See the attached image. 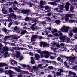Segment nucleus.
Segmentation results:
<instances>
[{
	"label": "nucleus",
	"mask_w": 77,
	"mask_h": 77,
	"mask_svg": "<svg viewBox=\"0 0 77 77\" xmlns=\"http://www.w3.org/2000/svg\"><path fill=\"white\" fill-rule=\"evenodd\" d=\"M54 35L55 36H57V37L60 36L59 38L62 40L63 42L65 41V39L66 38V36H62V33L60 31H59L58 33L55 32V33L54 34Z\"/></svg>",
	"instance_id": "f257e3e1"
},
{
	"label": "nucleus",
	"mask_w": 77,
	"mask_h": 77,
	"mask_svg": "<svg viewBox=\"0 0 77 77\" xmlns=\"http://www.w3.org/2000/svg\"><path fill=\"white\" fill-rule=\"evenodd\" d=\"M60 56L61 57H62V58H64V57H65V58H66L67 59H69V62H71L72 63L74 62L75 59H77V57L76 56H74L73 57L72 56H70V57H66L61 55H60Z\"/></svg>",
	"instance_id": "f03ea898"
},
{
	"label": "nucleus",
	"mask_w": 77,
	"mask_h": 77,
	"mask_svg": "<svg viewBox=\"0 0 77 77\" xmlns=\"http://www.w3.org/2000/svg\"><path fill=\"white\" fill-rule=\"evenodd\" d=\"M43 53L45 54L44 57L45 58H48L50 56V54H52V55H56V53L52 52H49L47 51H43Z\"/></svg>",
	"instance_id": "7ed1b4c3"
},
{
	"label": "nucleus",
	"mask_w": 77,
	"mask_h": 77,
	"mask_svg": "<svg viewBox=\"0 0 77 77\" xmlns=\"http://www.w3.org/2000/svg\"><path fill=\"white\" fill-rule=\"evenodd\" d=\"M71 29V27L63 26L61 29H59V30H60V31H61V32H68V30Z\"/></svg>",
	"instance_id": "20e7f679"
},
{
	"label": "nucleus",
	"mask_w": 77,
	"mask_h": 77,
	"mask_svg": "<svg viewBox=\"0 0 77 77\" xmlns=\"http://www.w3.org/2000/svg\"><path fill=\"white\" fill-rule=\"evenodd\" d=\"M74 16H75V14H66L65 16V20L66 21H67L68 20V17H70L71 18H72Z\"/></svg>",
	"instance_id": "39448f33"
},
{
	"label": "nucleus",
	"mask_w": 77,
	"mask_h": 77,
	"mask_svg": "<svg viewBox=\"0 0 77 77\" xmlns=\"http://www.w3.org/2000/svg\"><path fill=\"white\" fill-rule=\"evenodd\" d=\"M60 10L59 11L60 12H63V9L64 8V6L63 5H60L58 6Z\"/></svg>",
	"instance_id": "423d86ee"
},
{
	"label": "nucleus",
	"mask_w": 77,
	"mask_h": 77,
	"mask_svg": "<svg viewBox=\"0 0 77 77\" xmlns=\"http://www.w3.org/2000/svg\"><path fill=\"white\" fill-rule=\"evenodd\" d=\"M43 45V47H49V45L46 44V43H45V42H40V46L42 47Z\"/></svg>",
	"instance_id": "0eeeda50"
},
{
	"label": "nucleus",
	"mask_w": 77,
	"mask_h": 77,
	"mask_svg": "<svg viewBox=\"0 0 77 77\" xmlns=\"http://www.w3.org/2000/svg\"><path fill=\"white\" fill-rule=\"evenodd\" d=\"M38 38V35H32L31 38V41H34Z\"/></svg>",
	"instance_id": "6e6552de"
},
{
	"label": "nucleus",
	"mask_w": 77,
	"mask_h": 77,
	"mask_svg": "<svg viewBox=\"0 0 77 77\" xmlns=\"http://www.w3.org/2000/svg\"><path fill=\"white\" fill-rule=\"evenodd\" d=\"M23 14H29V13L31 14V11L29 9L27 10H23Z\"/></svg>",
	"instance_id": "1a4fd4ad"
},
{
	"label": "nucleus",
	"mask_w": 77,
	"mask_h": 77,
	"mask_svg": "<svg viewBox=\"0 0 77 77\" xmlns=\"http://www.w3.org/2000/svg\"><path fill=\"white\" fill-rule=\"evenodd\" d=\"M69 74L70 75H71V74L73 75V76H71V77H77L76 73L74 72H72L71 71H69Z\"/></svg>",
	"instance_id": "9d476101"
},
{
	"label": "nucleus",
	"mask_w": 77,
	"mask_h": 77,
	"mask_svg": "<svg viewBox=\"0 0 77 77\" xmlns=\"http://www.w3.org/2000/svg\"><path fill=\"white\" fill-rule=\"evenodd\" d=\"M70 3L72 5H75V6L77 5V4L76 3V0H69Z\"/></svg>",
	"instance_id": "9b49d317"
},
{
	"label": "nucleus",
	"mask_w": 77,
	"mask_h": 77,
	"mask_svg": "<svg viewBox=\"0 0 77 77\" xmlns=\"http://www.w3.org/2000/svg\"><path fill=\"white\" fill-rule=\"evenodd\" d=\"M21 54L20 52L18 51H15V55L16 57L18 58L20 57V54Z\"/></svg>",
	"instance_id": "f8f14e48"
},
{
	"label": "nucleus",
	"mask_w": 77,
	"mask_h": 77,
	"mask_svg": "<svg viewBox=\"0 0 77 77\" xmlns=\"http://www.w3.org/2000/svg\"><path fill=\"white\" fill-rule=\"evenodd\" d=\"M37 51V52H38V53H40L41 58H42L44 57V54L43 53L42 51L41 52V51L40 49H38Z\"/></svg>",
	"instance_id": "ddd939ff"
},
{
	"label": "nucleus",
	"mask_w": 77,
	"mask_h": 77,
	"mask_svg": "<svg viewBox=\"0 0 77 77\" xmlns=\"http://www.w3.org/2000/svg\"><path fill=\"white\" fill-rule=\"evenodd\" d=\"M69 5H70V3L69 2H67L66 3V5L65 6V8L66 9V11H68L69 7Z\"/></svg>",
	"instance_id": "4468645a"
},
{
	"label": "nucleus",
	"mask_w": 77,
	"mask_h": 77,
	"mask_svg": "<svg viewBox=\"0 0 77 77\" xmlns=\"http://www.w3.org/2000/svg\"><path fill=\"white\" fill-rule=\"evenodd\" d=\"M2 13L4 14L5 15H6L7 14V13H8V11L6 8H3L2 9Z\"/></svg>",
	"instance_id": "2eb2a0df"
},
{
	"label": "nucleus",
	"mask_w": 77,
	"mask_h": 77,
	"mask_svg": "<svg viewBox=\"0 0 77 77\" xmlns=\"http://www.w3.org/2000/svg\"><path fill=\"white\" fill-rule=\"evenodd\" d=\"M10 63H11V65H15V64H16L17 65V63L15 61L13 60L12 59H11L10 60Z\"/></svg>",
	"instance_id": "dca6fc26"
},
{
	"label": "nucleus",
	"mask_w": 77,
	"mask_h": 77,
	"mask_svg": "<svg viewBox=\"0 0 77 77\" xmlns=\"http://www.w3.org/2000/svg\"><path fill=\"white\" fill-rule=\"evenodd\" d=\"M44 8L45 10H48V9H49V10L47 11H46V12H50V7L48 6H44Z\"/></svg>",
	"instance_id": "f3484780"
},
{
	"label": "nucleus",
	"mask_w": 77,
	"mask_h": 77,
	"mask_svg": "<svg viewBox=\"0 0 77 77\" xmlns=\"http://www.w3.org/2000/svg\"><path fill=\"white\" fill-rule=\"evenodd\" d=\"M31 29H32V30H39V29H40L41 28H38V26H36L35 27H31Z\"/></svg>",
	"instance_id": "a211bd4d"
},
{
	"label": "nucleus",
	"mask_w": 77,
	"mask_h": 77,
	"mask_svg": "<svg viewBox=\"0 0 77 77\" xmlns=\"http://www.w3.org/2000/svg\"><path fill=\"white\" fill-rule=\"evenodd\" d=\"M37 20H38V18H31V21L32 23H36Z\"/></svg>",
	"instance_id": "6ab92c4d"
},
{
	"label": "nucleus",
	"mask_w": 77,
	"mask_h": 77,
	"mask_svg": "<svg viewBox=\"0 0 77 77\" xmlns=\"http://www.w3.org/2000/svg\"><path fill=\"white\" fill-rule=\"evenodd\" d=\"M35 58L36 60H39V57H40L39 55L38 54H35Z\"/></svg>",
	"instance_id": "aec40b11"
},
{
	"label": "nucleus",
	"mask_w": 77,
	"mask_h": 77,
	"mask_svg": "<svg viewBox=\"0 0 77 77\" xmlns=\"http://www.w3.org/2000/svg\"><path fill=\"white\" fill-rule=\"evenodd\" d=\"M5 66H8V65L3 63H0V67H3Z\"/></svg>",
	"instance_id": "412c9836"
},
{
	"label": "nucleus",
	"mask_w": 77,
	"mask_h": 77,
	"mask_svg": "<svg viewBox=\"0 0 77 77\" xmlns=\"http://www.w3.org/2000/svg\"><path fill=\"white\" fill-rule=\"evenodd\" d=\"M72 30H70V32L68 33V35H69V36L70 38H71L72 36V35H73V33H72Z\"/></svg>",
	"instance_id": "4be33fe9"
},
{
	"label": "nucleus",
	"mask_w": 77,
	"mask_h": 77,
	"mask_svg": "<svg viewBox=\"0 0 77 77\" xmlns=\"http://www.w3.org/2000/svg\"><path fill=\"white\" fill-rule=\"evenodd\" d=\"M15 73V72H14V71L11 70H8V74L9 75H12V74H14Z\"/></svg>",
	"instance_id": "5701e85b"
},
{
	"label": "nucleus",
	"mask_w": 77,
	"mask_h": 77,
	"mask_svg": "<svg viewBox=\"0 0 77 77\" xmlns=\"http://www.w3.org/2000/svg\"><path fill=\"white\" fill-rule=\"evenodd\" d=\"M8 50H9L8 48L6 46L3 47L2 48V50L3 51H8Z\"/></svg>",
	"instance_id": "b1692460"
},
{
	"label": "nucleus",
	"mask_w": 77,
	"mask_h": 77,
	"mask_svg": "<svg viewBox=\"0 0 77 77\" xmlns=\"http://www.w3.org/2000/svg\"><path fill=\"white\" fill-rule=\"evenodd\" d=\"M10 15L11 17H12V16H13V17H14V19L17 20V19H16V18H17V16H16V15L14 14V13H11Z\"/></svg>",
	"instance_id": "393cba45"
},
{
	"label": "nucleus",
	"mask_w": 77,
	"mask_h": 77,
	"mask_svg": "<svg viewBox=\"0 0 77 77\" xmlns=\"http://www.w3.org/2000/svg\"><path fill=\"white\" fill-rule=\"evenodd\" d=\"M12 8L13 10H14V11H17L18 9V8L17 7H16V5H13Z\"/></svg>",
	"instance_id": "a878e982"
},
{
	"label": "nucleus",
	"mask_w": 77,
	"mask_h": 77,
	"mask_svg": "<svg viewBox=\"0 0 77 77\" xmlns=\"http://www.w3.org/2000/svg\"><path fill=\"white\" fill-rule=\"evenodd\" d=\"M14 69L15 71H16L18 72H22L21 70L17 67L15 68Z\"/></svg>",
	"instance_id": "bb28decb"
},
{
	"label": "nucleus",
	"mask_w": 77,
	"mask_h": 77,
	"mask_svg": "<svg viewBox=\"0 0 77 77\" xmlns=\"http://www.w3.org/2000/svg\"><path fill=\"white\" fill-rule=\"evenodd\" d=\"M2 30V31H4V32H5V33H8V32H9V30H7V29H6V28H3Z\"/></svg>",
	"instance_id": "cd10ccee"
},
{
	"label": "nucleus",
	"mask_w": 77,
	"mask_h": 77,
	"mask_svg": "<svg viewBox=\"0 0 77 77\" xmlns=\"http://www.w3.org/2000/svg\"><path fill=\"white\" fill-rule=\"evenodd\" d=\"M56 76L57 77L59 76H60L62 75V73L60 72H56Z\"/></svg>",
	"instance_id": "c85d7f7f"
},
{
	"label": "nucleus",
	"mask_w": 77,
	"mask_h": 77,
	"mask_svg": "<svg viewBox=\"0 0 77 77\" xmlns=\"http://www.w3.org/2000/svg\"><path fill=\"white\" fill-rule=\"evenodd\" d=\"M31 63L32 64H34V63H35V61H34V59H33V57H31Z\"/></svg>",
	"instance_id": "c756f323"
},
{
	"label": "nucleus",
	"mask_w": 77,
	"mask_h": 77,
	"mask_svg": "<svg viewBox=\"0 0 77 77\" xmlns=\"http://www.w3.org/2000/svg\"><path fill=\"white\" fill-rule=\"evenodd\" d=\"M24 10H22L21 9H19L18 10V11L17 12L18 13V14H20V13H24Z\"/></svg>",
	"instance_id": "7c9ffc66"
},
{
	"label": "nucleus",
	"mask_w": 77,
	"mask_h": 77,
	"mask_svg": "<svg viewBox=\"0 0 77 77\" xmlns=\"http://www.w3.org/2000/svg\"><path fill=\"white\" fill-rule=\"evenodd\" d=\"M73 31L74 32V33H77V28L76 27H73Z\"/></svg>",
	"instance_id": "2f4dec72"
},
{
	"label": "nucleus",
	"mask_w": 77,
	"mask_h": 77,
	"mask_svg": "<svg viewBox=\"0 0 77 77\" xmlns=\"http://www.w3.org/2000/svg\"><path fill=\"white\" fill-rule=\"evenodd\" d=\"M31 20V18H29V17H26L25 20L26 21H30Z\"/></svg>",
	"instance_id": "473e14b6"
},
{
	"label": "nucleus",
	"mask_w": 77,
	"mask_h": 77,
	"mask_svg": "<svg viewBox=\"0 0 77 77\" xmlns=\"http://www.w3.org/2000/svg\"><path fill=\"white\" fill-rule=\"evenodd\" d=\"M14 31L15 32V31H18V30H19L20 28L17 26H16L14 28Z\"/></svg>",
	"instance_id": "72a5a7b5"
},
{
	"label": "nucleus",
	"mask_w": 77,
	"mask_h": 77,
	"mask_svg": "<svg viewBox=\"0 0 77 77\" xmlns=\"http://www.w3.org/2000/svg\"><path fill=\"white\" fill-rule=\"evenodd\" d=\"M45 1L42 0H41L40 2V5H45Z\"/></svg>",
	"instance_id": "f704fd0d"
},
{
	"label": "nucleus",
	"mask_w": 77,
	"mask_h": 77,
	"mask_svg": "<svg viewBox=\"0 0 77 77\" xmlns=\"http://www.w3.org/2000/svg\"><path fill=\"white\" fill-rule=\"evenodd\" d=\"M42 64H38V67H40V68H41V69H42V68H45V67H46V66H45L44 67H41V66H42Z\"/></svg>",
	"instance_id": "c9c22d12"
},
{
	"label": "nucleus",
	"mask_w": 77,
	"mask_h": 77,
	"mask_svg": "<svg viewBox=\"0 0 77 77\" xmlns=\"http://www.w3.org/2000/svg\"><path fill=\"white\" fill-rule=\"evenodd\" d=\"M24 33H27V31H26V30H24L22 31L21 32V34L22 35L24 34Z\"/></svg>",
	"instance_id": "e433bc0d"
},
{
	"label": "nucleus",
	"mask_w": 77,
	"mask_h": 77,
	"mask_svg": "<svg viewBox=\"0 0 77 77\" xmlns=\"http://www.w3.org/2000/svg\"><path fill=\"white\" fill-rule=\"evenodd\" d=\"M51 50H53L54 52H55L56 50V48H54L53 47H51Z\"/></svg>",
	"instance_id": "4c0bfd02"
},
{
	"label": "nucleus",
	"mask_w": 77,
	"mask_h": 77,
	"mask_svg": "<svg viewBox=\"0 0 77 77\" xmlns=\"http://www.w3.org/2000/svg\"><path fill=\"white\" fill-rule=\"evenodd\" d=\"M9 12H14V11L12 10V8H9Z\"/></svg>",
	"instance_id": "58836bf2"
},
{
	"label": "nucleus",
	"mask_w": 77,
	"mask_h": 77,
	"mask_svg": "<svg viewBox=\"0 0 77 77\" xmlns=\"http://www.w3.org/2000/svg\"><path fill=\"white\" fill-rule=\"evenodd\" d=\"M57 29H54L53 31H52V33H55V32H57Z\"/></svg>",
	"instance_id": "ea45409f"
},
{
	"label": "nucleus",
	"mask_w": 77,
	"mask_h": 77,
	"mask_svg": "<svg viewBox=\"0 0 77 77\" xmlns=\"http://www.w3.org/2000/svg\"><path fill=\"white\" fill-rule=\"evenodd\" d=\"M13 23V22H12L11 21L8 24V27H11V26Z\"/></svg>",
	"instance_id": "a19ab883"
},
{
	"label": "nucleus",
	"mask_w": 77,
	"mask_h": 77,
	"mask_svg": "<svg viewBox=\"0 0 77 77\" xmlns=\"http://www.w3.org/2000/svg\"><path fill=\"white\" fill-rule=\"evenodd\" d=\"M48 68L49 69H54L53 67L51 66H48Z\"/></svg>",
	"instance_id": "79ce46f5"
},
{
	"label": "nucleus",
	"mask_w": 77,
	"mask_h": 77,
	"mask_svg": "<svg viewBox=\"0 0 77 77\" xmlns=\"http://www.w3.org/2000/svg\"><path fill=\"white\" fill-rule=\"evenodd\" d=\"M50 63H52L53 64H56L57 63H56L55 61H51Z\"/></svg>",
	"instance_id": "37998d69"
},
{
	"label": "nucleus",
	"mask_w": 77,
	"mask_h": 77,
	"mask_svg": "<svg viewBox=\"0 0 77 77\" xmlns=\"http://www.w3.org/2000/svg\"><path fill=\"white\" fill-rule=\"evenodd\" d=\"M51 59H55V57L53 56H51L50 57Z\"/></svg>",
	"instance_id": "c03bdc74"
},
{
	"label": "nucleus",
	"mask_w": 77,
	"mask_h": 77,
	"mask_svg": "<svg viewBox=\"0 0 77 77\" xmlns=\"http://www.w3.org/2000/svg\"><path fill=\"white\" fill-rule=\"evenodd\" d=\"M60 22V21L59 20H55V23H56V24H59V23Z\"/></svg>",
	"instance_id": "a18cd8bd"
},
{
	"label": "nucleus",
	"mask_w": 77,
	"mask_h": 77,
	"mask_svg": "<svg viewBox=\"0 0 77 77\" xmlns=\"http://www.w3.org/2000/svg\"><path fill=\"white\" fill-rule=\"evenodd\" d=\"M33 69L34 71L35 70H37V69H38V68L36 66H33Z\"/></svg>",
	"instance_id": "49530a36"
},
{
	"label": "nucleus",
	"mask_w": 77,
	"mask_h": 77,
	"mask_svg": "<svg viewBox=\"0 0 77 77\" xmlns=\"http://www.w3.org/2000/svg\"><path fill=\"white\" fill-rule=\"evenodd\" d=\"M69 40H70V39H69V38H67L66 39V42H69Z\"/></svg>",
	"instance_id": "de8ad7c7"
},
{
	"label": "nucleus",
	"mask_w": 77,
	"mask_h": 77,
	"mask_svg": "<svg viewBox=\"0 0 77 77\" xmlns=\"http://www.w3.org/2000/svg\"><path fill=\"white\" fill-rule=\"evenodd\" d=\"M46 20H49V21H51V18L49 17H46Z\"/></svg>",
	"instance_id": "09e8293b"
},
{
	"label": "nucleus",
	"mask_w": 77,
	"mask_h": 77,
	"mask_svg": "<svg viewBox=\"0 0 77 77\" xmlns=\"http://www.w3.org/2000/svg\"><path fill=\"white\" fill-rule=\"evenodd\" d=\"M69 22L70 23H74V22H75V20H69Z\"/></svg>",
	"instance_id": "8fccbe9b"
},
{
	"label": "nucleus",
	"mask_w": 77,
	"mask_h": 77,
	"mask_svg": "<svg viewBox=\"0 0 77 77\" xmlns=\"http://www.w3.org/2000/svg\"><path fill=\"white\" fill-rule=\"evenodd\" d=\"M7 54H8V52H6L5 53V54L4 55V56H5V58L6 57H7Z\"/></svg>",
	"instance_id": "3c124183"
},
{
	"label": "nucleus",
	"mask_w": 77,
	"mask_h": 77,
	"mask_svg": "<svg viewBox=\"0 0 77 77\" xmlns=\"http://www.w3.org/2000/svg\"><path fill=\"white\" fill-rule=\"evenodd\" d=\"M38 6H37V5H35L34 6V9H36V10H37V9H38Z\"/></svg>",
	"instance_id": "603ef678"
},
{
	"label": "nucleus",
	"mask_w": 77,
	"mask_h": 77,
	"mask_svg": "<svg viewBox=\"0 0 77 77\" xmlns=\"http://www.w3.org/2000/svg\"><path fill=\"white\" fill-rule=\"evenodd\" d=\"M24 59V57H23V56H20V61H21V60L22 59Z\"/></svg>",
	"instance_id": "864d4df0"
},
{
	"label": "nucleus",
	"mask_w": 77,
	"mask_h": 77,
	"mask_svg": "<svg viewBox=\"0 0 77 77\" xmlns=\"http://www.w3.org/2000/svg\"><path fill=\"white\" fill-rule=\"evenodd\" d=\"M20 50H27V49H26V48H24L23 47H20Z\"/></svg>",
	"instance_id": "5fc2aeb1"
},
{
	"label": "nucleus",
	"mask_w": 77,
	"mask_h": 77,
	"mask_svg": "<svg viewBox=\"0 0 77 77\" xmlns=\"http://www.w3.org/2000/svg\"><path fill=\"white\" fill-rule=\"evenodd\" d=\"M5 74H9V70H6L5 71Z\"/></svg>",
	"instance_id": "6e6d98bb"
},
{
	"label": "nucleus",
	"mask_w": 77,
	"mask_h": 77,
	"mask_svg": "<svg viewBox=\"0 0 77 77\" xmlns=\"http://www.w3.org/2000/svg\"><path fill=\"white\" fill-rule=\"evenodd\" d=\"M51 14H52L51 13H49L47 14V16H48V17H50V16L51 15Z\"/></svg>",
	"instance_id": "4d7b16f0"
},
{
	"label": "nucleus",
	"mask_w": 77,
	"mask_h": 77,
	"mask_svg": "<svg viewBox=\"0 0 77 77\" xmlns=\"http://www.w3.org/2000/svg\"><path fill=\"white\" fill-rule=\"evenodd\" d=\"M22 66L23 67H26V66H27L28 68H29V67H30V66H29V65H27V66H26V65L25 64L23 65Z\"/></svg>",
	"instance_id": "13d9d810"
},
{
	"label": "nucleus",
	"mask_w": 77,
	"mask_h": 77,
	"mask_svg": "<svg viewBox=\"0 0 77 77\" xmlns=\"http://www.w3.org/2000/svg\"><path fill=\"white\" fill-rule=\"evenodd\" d=\"M8 21L9 22L10 21H11V20H12V19L10 17H8Z\"/></svg>",
	"instance_id": "bf43d9fd"
},
{
	"label": "nucleus",
	"mask_w": 77,
	"mask_h": 77,
	"mask_svg": "<svg viewBox=\"0 0 77 77\" xmlns=\"http://www.w3.org/2000/svg\"><path fill=\"white\" fill-rule=\"evenodd\" d=\"M48 37L52 38V37H53V35L51 34H49L48 35Z\"/></svg>",
	"instance_id": "052dcab7"
},
{
	"label": "nucleus",
	"mask_w": 77,
	"mask_h": 77,
	"mask_svg": "<svg viewBox=\"0 0 77 77\" xmlns=\"http://www.w3.org/2000/svg\"><path fill=\"white\" fill-rule=\"evenodd\" d=\"M23 29H24V30H27V29H28V28H27V27L26 26H24L23 27Z\"/></svg>",
	"instance_id": "680f3d73"
},
{
	"label": "nucleus",
	"mask_w": 77,
	"mask_h": 77,
	"mask_svg": "<svg viewBox=\"0 0 77 77\" xmlns=\"http://www.w3.org/2000/svg\"><path fill=\"white\" fill-rule=\"evenodd\" d=\"M14 24H16V25H18V21H15L14 22Z\"/></svg>",
	"instance_id": "e2e57ef3"
},
{
	"label": "nucleus",
	"mask_w": 77,
	"mask_h": 77,
	"mask_svg": "<svg viewBox=\"0 0 77 77\" xmlns=\"http://www.w3.org/2000/svg\"><path fill=\"white\" fill-rule=\"evenodd\" d=\"M50 3L51 5H55V4H56V3L54 2H50Z\"/></svg>",
	"instance_id": "0e129e2a"
},
{
	"label": "nucleus",
	"mask_w": 77,
	"mask_h": 77,
	"mask_svg": "<svg viewBox=\"0 0 77 77\" xmlns=\"http://www.w3.org/2000/svg\"><path fill=\"white\" fill-rule=\"evenodd\" d=\"M38 38H39V39H41L43 38V37L41 36H39Z\"/></svg>",
	"instance_id": "69168bd1"
},
{
	"label": "nucleus",
	"mask_w": 77,
	"mask_h": 77,
	"mask_svg": "<svg viewBox=\"0 0 77 77\" xmlns=\"http://www.w3.org/2000/svg\"><path fill=\"white\" fill-rule=\"evenodd\" d=\"M73 69H77V66H75L73 67Z\"/></svg>",
	"instance_id": "338daca9"
},
{
	"label": "nucleus",
	"mask_w": 77,
	"mask_h": 77,
	"mask_svg": "<svg viewBox=\"0 0 77 77\" xmlns=\"http://www.w3.org/2000/svg\"><path fill=\"white\" fill-rule=\"evenodd\" d=\"M5 38L6 39H8V38H10V36H5Z\"/></svg>",
	"instance_id": "774afa93"
}]
</instances>
